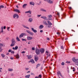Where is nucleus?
<instances>
[{
	"mask_svg": "<svg viewBox=\"0 0 78 78\" xmlns=\"http://www.w3.org/2000/svg\"><path fill=\"white\" fill-rule=\"evenodd\" d=\"M73 61L74 62L75 65L76 66L78 64V59H76L75 58H73Z\"/></svg>",
	"mask_w": 78,
	"mask_h": 78,
	"instance_id": "nucleus-1",
	"label": "nucleus"
},
{
	"mask_svg": "<svg viewBox=\"0 0 78 78\" xmlns=\"http://www.w3.org/2000/svg\"><path fill=\"white\" fill-rule=\"evenodd\" d=\"M12 43L10 45V46L11 47H13V46H14V45H15V43H16L15 42V40H14V39H12Z\"/></svg>",
	"mask_w": 78,
	"mask_h": 78,
	"instance_id": "nucleus-2",
	"label": "nucleus"
},
{
	"mask_svg": "<svg viewBox=\"0 0 78 78\" xmlns=\"http://www.w3.org/2000/svg\"><path fill=\"white\" fill-rule=\"evenodd\" d=\"M36 53L37 55H39V54H40V51L39 49H38L37 48H36Z\"/></svg>",
	"mask_w": 78,
	"mask_h": 78,
	"instance_id": "nucleus-3",
	"label": "nucleus"
},
{
	"mask_svg": "<svg viewBox=\"0 0 78 78\" xmlns=\"http://www.w3.org/2000/svg\"><path fill=\"white\" fill-rule=\"evenodd\" d=\"M26 31L28 33L31 35V36H33L34 34V33H33L31 32V31L28 30H27Z\"/></svg>",
	"mask_w": 78,
	"mask_h": 78,
	"instance_id": "nucleus-4",
	"label": "nucleus"
},
{
	"mask_svg": "<svg viewBox=\"0 0 78 78\" xmlns=\"http://www.w3.org/2000/svg\"><path fill=\"white\" fill-rule=\"evenodd\" d=\"M40 52H41V53H44V51H45V50L44 49V48H41L39 49Z\"/></svg>",
	"mask_w": 78,
	"mask_h": 78,
	"instance_id": "nucleus-5",
	"label": "nucleus"
},
{
	"mask_svg": "<svg viewBox=\"0 0 78 78\" xmlns=\"http://www.w3.org/2000/svg\"><path fill=\"white\" fill-rule=\"evenodd\" d=\"M19 15L17 14H15L13 15V18H16V19H18L19 18Z\"/></svg>",
	"mask_w": 78,
	"mask_h": 78,
	"instance_id": "nucleus-6",
	"label": "nucleus"
},
{
	"mask_svg": "<svg viewBox=\"0 0 78 78\" xmlns=\"http://www.w3.org/2000/svg\"><path fill=\"white\" fill-rule=\"evenodd\" d=\"M46 2L49 4H52L53 2L51 0H47Z\"/></svg>",
	"mask_w": 78,
	"mask_h": 78,
	"instance_id": "nucleus-7",
	"label": "nucleus"
},
{
	"mask_svg": "<svg viewBox=\"0 0 78 78\" xmlns=\"http://www.w3.org/2000/svg\"><path fill=\"white\" fill-rule=\"evenodd\" d=\"M24 34H25V33H21L19 36L20 38H21V37H23V36H24Z\"/></svg>",
	"mask_w": 78,
	"mask_h": 78,
	"instance_id": "nucleus-8",
	"label": "nucleus"
},
{
	"mask_svg": "<svg viewBox=\"0 0 78 78\" xmlns=\"http://www.w3.org/2000/svg\"><path fill=\"white\" fill-rule=\"evenodd\" d=\"M51 17H52V15H48V20H52V19L51 18Z\"/></svg>",
	"mask_w": 78,
	"mask_h": 78,
	"instance_id": "nucleus-9",
	"label": "nucleus"
},
{
	"mask_svg": "<svg viewBox=\"0 0 78 78\" xmlns=\"http://www.w3.org/2000/svg\"><path fill=\"white\" fill-rule=\"evenodd\" d=\"M39 59V58H38V57L37 55H35V61L36 62H37V60H38Z\"/></svg>",
	"mask_w": 78,
	"mask_h": 78,
	"instance_id": "nucleus-10",
	"label": "nucleus"
},
{
	"mask_svg": "<svg viewBox=\"0 0 78 78\" xmlns=\"http://www.w3.org/2000/svg\"><path fill=\"white\" fill-rule=\"evenodd\" d=\"M14 12H18V13H20V11H19V10L18 9H14Z\"/></svg>",
	"mask_w": 78,
	"mask_h": 78,
	"instance_id": "nucleus-11",
	"label": "nucleus"
},
{
	"mask_svg": "<svg viewBox=\"0 0 78 78\" xmlns=\"http://www.w3.org/2000/svg\"><path fill=\"white\" fill-rule=\"evenodd\" d=\"M40 11H42V12H47V10H46L44 9L43 8L40 9Z\"/></svg>",
	"mask_w": 78,
	"mask_h": 78,
	"instance_id": "nucleus-12",
	"label": "nucleus"
},
{
	"mask_svg": "<svg viewBox=\"0 0 78 78\" xmlns=\"http://www.w3.org/2000/svg\"><path fill=\"white\" fill-rule=\"evenodd\" d=\"M13 50H16L18 49V46H15V48H12Z\"/></svg>",
	"mask_w": 78,
	"mask_h": 78,
	"instance_id": "nucleus-13",
	"label": "nucleus"
},
{
	"mask_svg": "<svg viewBox=\"0 0 78 78\" xmlns=\"http://www.w3.org/2000/svg\"><path fill=\"white\" fill-rule=\"evenodd\" d=\"M31 30L33 32H34L35 33H37V30H34V28H31Z\"/></svg>",
	"mask_w": 78,
	"mask_h": 78,
	"instance_id": "nucleus-14",
	"label": "nucleus"
},
{
	"mask_svg": "<svg viewBox=\"0 0 78 78\" xmlns=\"http://www.w3.org/2000/svg\"><path fill=\"white\" fill-rule=\"evenodd\" d=\"M22 26H23V28H26V29H29V27L26 26H25L24 25H23Z\"/></svg>",
	"mask_w": 78,
	"mask_h": 78,
	"instance_id": "nucleus-15",
	"label": "nucleus"
},
{
	"mask_svg": "<svg viewBox=\"0 0 78 78\" xmlns=\"http://www.w3.org/2000/svg\"><path fill=\"white\" fill-rule=\"evenodd\" d=\"M46 54L47 55V56H50V55L49 52H48V51H46Z\"/></svg>",
	"mask_w": 78,
	"mask_h": 78,
	"instance_id": "nucleus-16",
	"label": "nucleus"
},
{
	"mask_svg": "<svg viewBox=\"0 0 78 78\" xmlns=\"http://www.w3.org/2000/svg\"><path fill=\"white\" fill-rule=\"evenodd\" d=\"M27 39H28V40H31L32 39H33V38L32 37H30V36H28L27 37Z\"/></svg>",
	"mask_w": 78,
	"mask_h": 78,
	"instance_id": "nucleus-17",
	"label": "nucleus"
},
{
	"mask_svg": "<svg viewBox=\"0 0 78 78\" xmlns=\"http://www.w3.org/2000/svg\"><path fill=\"white\" fill-rule=\"evenodd\" d=\"M44 28V26L42 25H41L39 27V28L41 30V29H42V28Z\"/></svg>",
	"mask_w": 78,
	"mask_h": 78,
	"instance_id": "nucleus-18",
	"label": "nucleus"
},
{
	"mask_svg": "<svg viewBox=\"0 0 78 78\" xmlns=\"http://www.w3.org/2000/svg\"><path fill=\"white\" fill-rule=\"evenodd\" d=\"M27 6V4H24L23 6V8H26V6Z\"/></svg>",
	"mask_w": 78,
	"mask_h": 78,
	"instance_id": "nucleus-19",
	"label": "nucleus"
},
{
	"mask_svg": "<svg viewBox=\"0 0 78 78\" xmlns=\"http://www.w3.org/2000/svg\"><path fill=\"white\" fill-rule=\"evenodd\" d=\"M47 22L48 23L49 25L50 26L52 25V23H51L49 21H47Z\"/></svg>",
	"mask_w": 78,
	"mask_h": 78,
	"instance_id": "nucleus-20",
	"label": "nucleus"
},
{
	"mask_svg": "<svg viewBox=\"0 0 78 78\" xmlns=\"http://www.w3.org/2000/svg\"><path fill=\"white\" fill-rule=\"evenodd\" d=\"M29 21L30 22H32L33 21V19L31 18H30L29 19Z\"/></svg>",
	"mask_w": 78,
	"mask_h": 78,
	"instance_id": "nucleus-21",
	"label": "nucleus"
},
{
	"mask_svg": "<svg viewBox=\"0 0 78 78\" xmlns=\"http://www.w3.org/2000/svg\"><path fill=\"white\" fill-rule=\"evenodd\" d=\"M43 24H44V25H47V22L45 21H44L43 22Z\"/></svg>",
	"mask_w": 78,
	"mask_h": 78,
	"instance_id": "nucleus-22",
	"label": "nucleus"
},
{
	"mask_svg": "<svg viewBox=\"0 0 78 78\" xmlns=\"http://www.w3.org/2000/svg\"><path fill=\"white\" fill-rule=\"evenodd\" d=\"M1 33H3V27H1Z\"/></svg>",
	"mask_w": 78,
	"mask_h": 78,
	"instance_id": "nucleus-23",
	"label": "nucleus"
},
{
	"mask_svg": "<svg viewBox=\"0 0 78 78\" xmlns=\"http://www.w3.org/2000/svg\"><path fill=\"white\" fill-rule=\"evenodd\" d=\"M41 18H42V19H44V20H46V19H47V17H46L45 16H41Z\"/></svg>",
	"mask_w": 78,
	"mask_h": 78,
	"instance_id": "nucleus-24",
	"label": "nucleus"
},
{
	"mask_svg": "<svg viewBox=\"0 0 78 78\" xmlns=\"http://www.w3.org/2000/svg\"><path fill=\"white\" fill-rule=\"evenodd\" d=\"M30 5H34V3L33 2H30Z\"/></svg>",
	"mask_w": 78,
	"mask_h": 78,
	"instance_id": "nucleus-25",
	"label": "nucleus"
},
{
	"mask_svg": "<svg viewBox=\"0 0 78 78\" xmlns=\"http://www.w3.org/2000/svg\"><path fill=\"white\" fill-rule=\"evenodd\" d=\"M25 12V13H29V12L30 14H31V11L30 10L26 12Z\"/></svg>",
	"mask_w": 78,
	"mask_h": 78,
	"instance_id": "nucleus-26",
	"label": "nucleus"
},
{
	"mask_svg": "<svg viewBox=\"0 0 78 78\" xmlns=\"http://www.w3.org/2000/svg\"><path fill=\"white\" fill-rule=\"evenodd\" d=\"M16 57L17 59H19L20 57L19 56V55L17 54L16 56Z\"/></svg>",
	"mask_w": 78,
	"mask_h": 78,
	"instance_id": "nucleus-27",
	"label": "nucleus"
},
{
	"mask_svg": "<svg viewBox=\"0 0 78 78\" xmlns=\"http://www.w3.org/2000/svg\"><path fill=\"white\" fill-rule=\"evenodd\" d=\"M30 75H27L25 77V78H30Z\"/></svg>",
	"mask_w": 78,
	"mask_h": 78,
	"instance_id": "nucleus-28",
	"label": "nucleus"
},
{
	"mask_svg": "<svg viewBox=\"0 0 78 78\" xmlns=\"http://www.w3.org/2000/svg\"><path fill=\"white\" fill-rule=\"evenodd\" d=\"M57 74L58 75H61V72L60 71H58V72L57 73Z\"/></svg>",
	"mask_w": 78,
	"mask_h": 78,
	"instance_id": "nucleus-29",
	"label": "nucleus"
},
{
	"mask_svg": "<svg viewBox=\"0 0 78 78\" xmlns=\"http://www.w3.org/2000/svg\"><path fill=\"white\" fill-rule=\"evenodd\" d=\"M1 55L2 58H5V55L4 54H1Z\"/></svg>",
	"mask_w": 78,
	"mask_h": 78,
	"instance_id": "nucleus-30",
	"label": "nucleus"
},
{
	"mask_svg": "<svg viewBox=\"0 0 78 78\" xmlns=\"http://www.w3.org/2000/svg\"><path fill=\"white\" fill-rule=\"evenodd\" d=\"M31 62L32 63V64H34V60H33V59H31Z\"/></svg>",
	"mask_w": 78,
	"mask_h": 78,
	"instance_id": "nucleus-31",
	"label": "nucleus"
},
{
	"mask_svg": "<svg viewBox=\"0 0 78 78\" xmlns=\"http://www.w3.org/2000/svg\"><path fill=\"white\" fill-rule=\"evenodd\" d=\"M3 46V44L2 43H0V48H2Z\"/></svg>",
	"mask_w": 78,
	"mask_h": 78,
	"instance_id": "nucleus-32",
	"label": "nucleus"
},
{
	"mask_svg": "<svg viewBox=\"0 0 78 78\" xmlns=\"http://www.w3.org/2000/svg\"><path fill=\"white\" fill-rule=\"evenodd\" d=\"M8 70L9 71H12L13 70V69H12L9 68Z\"/></svg>",
	"mask_w": 78,
	"mask_h": 78,
	"instance_id": "nucleus-33",
	"label": "nucleus"
},
{
	"mask_svg": "<svg viewBox=\"0 0 78 78\" xmlns=\"http://www.w3.org/2000/svg\"><path fill=\"white\" fill-rule=\"evenodd\" d=\"M4 8V6L3 5H1L0 6V9H1V8Z\"/></svg>",
	"mask_w": 78,
	"mask_h": 78,
	"instance_id": "nucleus-34",
	"label": "nucleus"
},
{
	"mask_svg": "<svg viewBox=\"0 0 78 78\" xmlns=\"http://www.w3.org/2000/svg\"><path fill=\"white\" fill-rule=\"evenodd\" d=\"M16 39L17 41H20V39L18 37H17L16 38Z\"/></svg>",
	"mask_w": 78,
	"mask_h": 78,
	"instance_id": "nucleus-35",
	"label": "nucleus"
},
{
	"mask_svg": "<svg viewBox=\"0 0 78 78\" xmlns=\"http://www.w3.org/2000/svg\"><path fill=\"white\" fill-rule=\"evenodd\" d=\"M28 59H31V55L28 56Z\"/></svg>",
	"mask_w": 78,
	"mask_h": 78,
	"instance_id": "nucleus-36",
	"label": "nucleus"
},
{
	"mask_svg": "<svg viewBox=\"0 0 78 78\" xmlns=\"http://www.w3.org/2000/svg\"><path fill=\"white\" fill-rule=\"evenodd\" d=\"M7 30L8 31H9V29L10 28V27H7Z\"/></svg>",
	"mask_w": 78,
	"mask_h": 78,
	"instance_id": "nucleus-37",
	"label": "nucleus"
},
{
	"mask_svg": "<svg viewBox=\"0 0 78 78\" xmlns=\"http://www.w3.org/2000/svg\"><path fill=\"white\" fill-rule=\"evenodd\" d=\"M2 50L3 48H0V52H2Z\"/></svg>",
	"mask_w": 78,
	"mask_h": 78,
	"instance_id": "nucleus-38",
	"label": "nucleus"
},
{
	"mask_svg": "<svg viewBox=\"0 0 78 78\" xmlns=\"http://www.w3.org/2000/svg\"><path fill=\"white\" fill-rule=\"evenodd\" d=\"M15 53V52H14V51H11V53H12V54H14Z\"/></svg>",
	"mask_w": 78,
	"mask_h": 78,
	"instance_id": "nucleus-39",
	"label": "nucleus"
},
{
	"mask_svg": "<svg viewBox=\"0 0 78 78\" xmlns=\"http://www.w3.org/2000/svg\"><path fill=\"white\" fill-rule=\"evenodd\" d=\"M22 41H27V40H26V39H24L23 38H22Z\"/></svg>",
	"mask_w": 78,
	"mask_h": 78,
	"instance_id": "nucleus-40",
	"label": "nucleus"
},
{
	"mask_svg": "<svg viewBox=\"0 0 78 78\" xmlns=\"http://www.w3.org/2000/svg\"><path fill=\"white\" fill-rule=\"evenodd\" d=\"M57 16H58V17H59V16H60L59 13L58 12H57Z\"/></svg>",
	"mask_w": 78,
	"mask_h": 78,
	"instance_id": "nucleus-41",
	"label": "nucleus"
},
{
	"mask_svg": "<svg viewBox=\"0 0 78 78\" xmlns=\"http://www.w3.org/2000/svg\"><path fill=\"white\" fill-rule=\"evenodd\" d=\"M42 77V75H40L39 76H38V78H41Z\"/></svg>",
	"mask_w": 78,
	"mask_h": 78,
	"instance_id": "nucleus-42",
	"label": "nucleus"
},
{
	"mask_svg": "<svg viewBox=\"0 0 78 78\" xmlns=\"http://www.w3.org/2000/svg\"><path fill=\"white\" fill-rule=\"evenodd\" d=\"M32 50H35V48L33 47L32 48Z\"/></svg>",
	"mask_w": 78,
	"mask_h": 78,
	"instance_id": "nucleus-43",
	"label": "nucleus"
},
{
	"mask_svg": "<svg viewBox=\"0 0 78 78\" xmlns=\"http://www.w3.org/2000/svg\"><path fill=\"white\" fill-rule=\"evenodd\" d=\"M40 64H38L37 65V67H39L40 66Z\"/></svg>",
	"mask_w": 78,
	"mask_h": 78,
	"instance_id": "nucleus-44",
	"label": "nucleus"
},
{
	"mask_svg": "<svg viewBox=\"0 0 78 78\" xmlns=\"http://www.w3.org/2000/svg\"><path fill=\"white\" fill-rule=\"evenodd\" d=\"M73 72H75V67H73Z\"/></svg>",
	"mask_w": 78,
	"mask_h": 78,
	"instance_id": "nucleus-45",
	"label": "nucleus"
},
{
	"mask_svg": "<svg viewBox=\"0 0 78 78\" xmlns=\"http://www.w3.org/2000/svg\"><path fill=\"white\" fill-rule=\"evenodd\" d=\"M57 34H58V35L59 36L60 35V33L59 32H57Z\"/></svg>",
	"mask_w": 78,
	"mask_h": 78,
	"instance_id": "nucleus-46",
	"label": "nucleus"
},
{
	"mask_svg": "<svg viewBox=\"0 0 78 78\" xmlns=\"http://www.w3.org/2000/svg\"><path fill=\"white\" fill-rule=\"evenodd\" d=\"M69 9H70V10H71V9H72V7H69Z\"/></svg>",
	"mask_w": 78,
	"mask_h": 78,
	"instance_id": "nucleus-47",
	"label": "nucleus"
},
{
	"mask_svg": "<svg viewBox=\"0 0 78 78\" xmlns=\"http://www.w3.org/2000/svg\"><path fill=\"white\" fill-rule=\"evenodd\" d=\"M12 51V50H11V49H10L8 51L9 52H11V51Z\"/></svg>",
	"mask_w": 78,
	"mask_h": 78,
	"instance_id": "nucleus-48",
	"label": "nucleus"
},
{
	"mask_svg": "<svg viewBox=\"0 0 78 78\" xmlns=\"http://www.w3.org/2000/svg\"><path fill=\"white\" fill-rule=\"evenodd\" d=\"M62 66H64V63L63 62H62Z\"/></svg>",
	"mask_w": 78,
	"mask_h": 78,
	"instance_id": "nucleus-49",
	"label": "nucleus"
},
{
	"mask_svg": "<svg viewBox=\"0 0 78 78\" xmlns=\"http://www.w3.org/2000/svg\"><path fill=\"white\" fill-rule=\"evenodd\" d=\"M40 33H43V30H41L40 31Z\"/></svg>",
	"mask_w": 78,
	"mask_h": 78,
	"instance_id": "nucleus-50",
	"label": "nucleus"
},
{
	"mask_svg": "<svg viewBox=\"0 0 78 78\" xmlns=\"http://www.w3.org/2000/svg\"><path fill=\"white\" fill-rule=\"evenodd\" d=\"M28 69H29V68H25V70H28Z\"/></svg>",
	"mask_w": 78,
	"mask_h": 78,
	"instance_id": "nucleus-51",
	"label": "nucleus"
},
{
	"mask_svg": "<svg viewBox=\"0 0 78 78\" xmlns=\"http://www.w3.org/2000/svg\"><path fill=\"white\" fill-rule=\"evenodd\" d=\"M71 53H76V52H71Z\"/></svg>",
	"mask_w": 78,
	"mask_h": 78,
	"instance_id": "nucleus-52",
	"label": "nucleus"
},
{
	"mask_svg": "<svg viewBox=\"0 0 78 78\" xmlns=\"http://www.w3.org/2000/svg\"><path fill=\"white\" fill-rule=\"evenodd\" d=\"M3 28L4 30H5L6 29V27L5 26H4Z\"/></svg>",
	"mask_w": 78,
	"mask_h": 78,
	"instance_id": "nucleus-53",
	"label": "nucleus"
},
{
	"mask_svg": "<svg viewBox=\"0 0 78 78\" xmlns=\"http://www.w3.org/2000/svg\"><path fill=\"white\" fill-rule=\"evenodd\" d=\"M37 17H41V15H37Z\"/></svg>",
	"mask_w": 78,
	"mask_h": 78,
	"instance_id": "nucleus-54",
	"label": "nucleus"
},
{
	"mask_svg": "<svg viewBox=\"0 0 78 78\" xmlns=\"http://www.w3.org/2000/svg\"><path fill=\"white\" fill-rule=\"evenodd\" d=\"M61 48L62 49H63V48H63V46H61Z\"/></svg>",
	"mask_w": 78,
	"mask_h": 78,
	"instance_id": "nucleus-55",
	"label": "nucleus"
},
{
	"mask_svg": "<svg viewBox=\"0 0 78 78\" xmlns=\"http://www.w3.org/2000/svg\"><path fill=\"white\" fill-rule=\"evenodd\" d=\"M60 76H61V77H62V78H64V77H63V76H62V75L61 74V75H60Z\"/></svg>",
	"mask_w": 78,
	"mask_h": 78,
	"instance_id": "nucleus-56",
	"label": "nucleus"
},
{
	"mask_svg": "<svg viewBox=\"0 0 78 78\" xmlns=\"http://www.w3.org/2000/svg\"><path fill=\"white\" fill-rule=\"evenodd\" d=\"M25 53V51H23V52H21L22 53Z\"/></svg>",
	"mask_w": 78,
	"mask_h": 78,
	"instance_id": "nucleus-57",
	"label": "nucleus"
},
{
	"mask_svg": "<svg viewBox=\"0 0 78 78\" xmlns=\"http://www.w3.org/2000/svg\"><path fill=\"white\" fill-rule=\"evenodd\" d=\"M10 59H12V60L14 59V58H13V57H11V58H10Z\"/></svg>",
	"mask_w": 78,
	"mask_h": 78,
	"instance_id": "nucleus-58",
	"label": "nucleus"
},
{
	"mask_svg": "<svg viewBox=\"0 0 78 78\" xmlns=\"http://www.w3.org/2000/svg\"><path fill=\"white\" fill-rule=\"evenodd\" d=\"M67 62V63H70V62H69V61L67 62Z\"/></svg>",
	"mask_w": 78,
	"mask_h": 78,
	"instance_id": "nucleus-59",
	"label": "nucleus"
},
{
	"mask_svg": "<svg viewBox=\"0 0 78 78\" xmlns=\"http://www.w3.org/2000/svg\"><path fill=\"white\" fill-rule=\"evenodd\" d=\"M31 74L32 75H34V73H31Z\"/></svg>",
	"mask_w": 78,
	"mask_h": 78,
	"instance_id": "nucleus-60",
	"label": "nucleus"
},
{
	"mask_svg": "<svg viewBox=\"0 0 78 78\" xmlns=\"http://www.w3.org/2000/svg\"><path fill=\"white\" fill-rule=\"evenodd\" d=\"M9 54V53H7L6 54V55H8Z\"/></svg>",
	"mask_w": 78,
	"mask_h": 78,
	"instance_id": "nucleus-61",
	"label": "nucleus"
},
{
	"mask_svg": "<svg viewBox=\"0 0 78 78\" xmlns=\"http://www.w3.org/2000/svg\"><path fill=\"white\" fill-rule=\"evenodd\" d=\"M8 39H9V38H8V37L6 38L7 40H8Z\"/></svg>",
	"mask_w": 78,
	"mask_h": 78,
	"instance_id": "nucleus-62",
	"label": "nucleus"
},
{
	"mask_svg": "<svg viewBox=\"0 0 78 78\" xmlns=\"http://www.w3.org/2000/svg\"><path fill=\"white\" fill-rule=\"evenodd\" d=\"M47 40H50V39H49V38H47Z\"/></svg>",
	"mask_w": 78,
	"mask_h": 78,
	"instance_id": "nucleus-63",
	"label": "nucleus"
},
{
	"mask_svg": "<svg viewBox=\"0 0 78 78\" xmlns=\"http://www.w3.org/2000/svg\"><path fill=\"white\" fill-rule=\"evenodd\" d=\"M35 78H39V77H35Z\"/></svg>",
	"mask_w": 78,
	"mask_h": 78,
	"instance_id": "nucleus-64",
	"label": "nucleus"
}]
</instances>
